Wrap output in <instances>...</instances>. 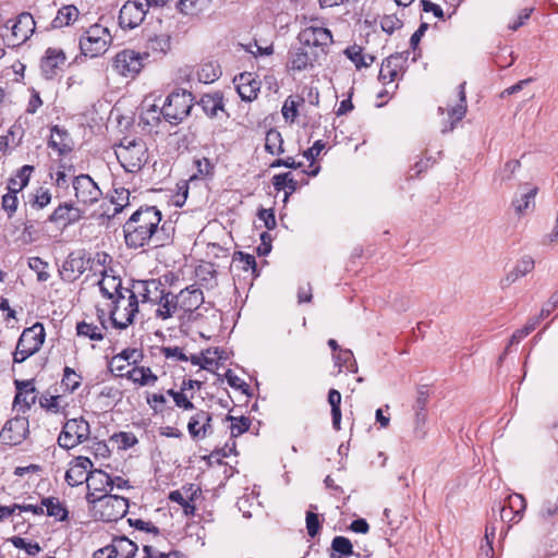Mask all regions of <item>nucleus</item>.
<instances>
[{
  "mask_svg": "<svg viewBox=\"0 0 558 558\" xmlns=\"http://www.w3.org/2000/svg\"><path fill=\"white\" fill-rule=\"evenodd\" d=\"M16 395L13 405L19 411L26 412L36 401L35 387L29 380H15Z\"/></svg>",
  "mask_w": 558,
  "mask_h": 558,
  "instance_id": "20",
  "label": "nucleus"
},
{
  "mask_svg": "<svg viewBox=\"0 0 558 558\" xmlns=\"http://www.w3.org/2000/svg\"><path fill=\"white\" fill-rule=\"evenodd\" d=\"M109 317L114 328L125 329L135 322L140 304L131 290L122 292L108 303Z\"/></svg>",
  "mask_w": 558,
  "mask_h": 558,
  "instance_id": "2",
  "label": "nucleus"
},
{
  "mask_svg": "<svg viewBox=\"0 0 558 558\" xmlns=\"http://www.w3.org/2000/svg\"><path fill=\"white\" fill-rule=\"evenodd\" d=\"M299 40L306 47L324 48L332 43V35L328 28L308 26L299 34Z\"/></svg>",
  "mask_w": 558,
  "mask_h": 558,
  "instance_id": "18",
  "label": "nucleus"
},
{
  "mask_svg": "<svg viewBox=\"0 0 558 558\" xmlns=\"http://www.w3.org/2000/svg\"><path fill=\"white\" fill-rule=\"evenodd\" d=\"M90 435L89 423L83 417L68 420L59 434L58 445L66 450L85 442Z\"/></svg>",
  "mask_w": 558,
  "mask_h": 558,
  "instance_id": "8",
  "label": "nucleus"
},
{
  "mask_svg": "<svg viewBox=\"0 0 558 558\" xmlns=\"http://www.w3.org/2000/svg\"><path fill=\"white\" fill-rule=\"evenodd\" d=\"M86 500L92 504L96 514L105 522H114L128 513L129 499L118 495L105 494L95 496L87 493Z\"/></svg>",
  "mask_w": 558,
  "mask_h": 558,
  "instance_id": "3",
  "label": "nucleus"
},
{
  "mask_svg": "<svg viewBox=\"0 0 558 558\" xmlns=\"http://www.w3.org/2000/svg\"><path fill=\"white\" fill-rule=\"evenodd\" d=\"M112 68L121 76L134 77L143 68V57L140 52L124 49L114 56Z\"/></svg>",
  "mask_w": 558,
  "mask_h": 558,
  "instance_id": "10",
  "label": "nucleus"
},
{
  "mask_svg": "<svg viewBox=\"0 0 558 558\" xmlns=\"http://www.w3.org/2000/svg\"><path fill=\"white\" fill-rule=\"evenodd\" d=\"M86 270V263L81 254L71 253L62 265L61 274L68 280H74Z\"/></svg>",
  "mask_w": 558,
  "mask_h": 558,
  "instance_id": "30",
  "label": "nucleus"
},
{
  "mask_svg": "<svg viewBox=\"0 0 558 558\" xmlns=\"http://www.w3.org/2000/svg\"><path fill=\"white\" fill-rule=\"evenodd\" d=\"M130 290L135 294L136 301L156 304L158 300H162L165 284L158 279L135 280Z\"/></svg>",
  "mask_w": 558,
  "mask_h": 558,
  "instance_id": "11",
  "label": "nucleus"
},
{
  "mask_svg": "<svg viewBox=\"0 0 558 558\" xmlns=\"http://www.w3.org/2000/svg\"><path fill=\"white\" fill-rule=\"evenodd\" d=\"M353 554V546L349 538L336 536L331 542L330 558H347Z\"/></svg>",
  "mask_w": 558,
  "mask_h": 558,
  "instance_id": "40",
  "label": "nucleus"
},
{
  "mask_svg": "<svg viewBox=\"0 0 558 558\" xmlns=\"http://www.w3.org/2000/svg\"><path fill=\"white\" fill-rule=\"evenodd\" d=\"M98 286L102 296L109 301L130 289L122 286L120 277L110 274L107 269L101 271V279L99 280Z\"/></svg>",
  "mask_w": 558,
  "mask_h": 558,
  "instance_id": "22",
  "label": "nucleus"
},
{
  "mask_svg": "<svg viewBox=\"0 0 558 558\" xmlns=\"http://www.w3.org/2000/svg\"><path fill=\"white\" fill-rule=\"evenodd\" d=\"M112 41L109 29L102 25H92L80 39V49L86 57L96 58L105 53Z\"/></svg>",
  "mask_w": 558,
  "mask_h": 558,
  "instance_id": "6",
  "label": "nucleus"
},
{
  "mask_svg": "<svg viewBox=\"0 0 558 558\" xmlns=\"http://www.w3.org/2000/svg\"><path fill=\"white\" fill-rule=\"evenodd\" d=\"M178 307H180L181 316L191 314L196 311L204 303V294L199 288L194 284L186 287L177 294Z\"/></svg>",
  "mask_w": 558,
  "mask_h": 558,
  "instance_id": "17",
  "label": "nucleus"
},
{
  "mask_svg": "<svg viewBox=\"0 0 558 558\" xmlns=\"http://www.w3.org/2000/svg\"><path fill=\"white\" fill-rule=\"evenodd\" d=\"M11 543L15 548L24 549L29 556H36L41 550L38 543L27 542L19 536L12 537Z\"/></svg>",
  "mask_w": 558,
  "mask_h": 558,
  "instance_id": "56",
  "label": "nucleus"
},
{
  "mask_svg": "<svg viewBox=\"0 0 558 558\" xmlns=\"http://www.w3.org/2000/svg\"><path fill=\"white\" fill-rule=\"evenodd\" d=\"M82 383V376L78 375L74 369L71 367H65L63 371V377L61 380V387L64 392L72 393L74 392Z\"/></svg>",
  "mask_w": 558,
  "mask_h": 558,
  "instance_id": "45",
  "label": "nucleus"
},
{
  "mask_svg": "<svg viewBox=\"0 0 558 558\" xmlns=\"http://www.w3.org/2000/svg\"><path fill=\"white\" fill-rule=\"evenodd\" d=\"M112 439H114L116 442L119 445V448L122 449L131 448L137 442L136 437L132 433L125 432L114 434Z\"/></svg>",
  "mask_w": 558,
  "mask_h": 558,
  "instance_id": "59",
  "label": "nucleus"
},
{
  "mask_svg": "<svg viewBox=\"0 0 558 558\" xmlns=\"http://www.w3.org/2000/svg\"><path fill=\"white\" fill-rule=\"evenodd\" d=\"M219 68L213 65L211 63L204 64L197 75L201 82L206 84L215 82L220 76Z\"/></svg>",
  "mask_w": 558,
  "mask_h": 558,
  "instance_id": "54",
  "label": "nucleus"
},
{
  "mask_svg": "<svg viewBox=\"0 0 558 558\" xmlns=\"http://www.w3.org/2000/svg\"><path fill=\"white\" fill-rule=\"evenodd\" d=\"M328 403L331 407L332 426L336 430L341 428V393L336 389H330L328 392Z\"/></svg>",
  "mask_w": 558,
  "mask_h": 558,
  "instance_id": "42",
  "label": "nucleus"
},
{
  "mask_svg": "<svg viewBox=\"0 0 558 558\" xmlns=\"http://www.w3.org/2000/svg\"><path fill=\"white\" fill-rule=\"evenodd\" d=\"M73 187L77 202L84 205L97 203L102 195L97 183L88 174L77 175L73 181Z\"/></svg>",
  "mask_w": 558,
  "mask_h": 558,
  "instance_id": "12",
  "label": "nucleus"
},
{
  "mask_svg": "<svg viewBox=\"0 0 558 558\" xmlns=\"http://www.w3.org/2000/svg\"><path fill=\"white\" fill-rule=\"evenodd\" d=\"M336 364L341 368L345 367L348 371L355 373L357 372V365L353 357V353L350 350H339V353L335 355Z\"/></svg>",
  "mask_w": 558,
  "mask_h": 558,
  "instance_id": "49",
  "label": "nucleus"
},
{
  "mask_svg": "<svg viewBox=\"0 0 558 558\" xmlns=\"http://www.w3.org/2000/svg\"><path fill=\"white\" fill-rule=\"evenodd\" d=\"M66 57L60 48H48L40 61L41 74L47 80L56 77L62 72Z\"/></svg>",
  "mask_w": 558,
  "mask_h": 558,
  "instance_id": "14",
  "label": "nucleus"
},
{
  "mask_svg": "<svg viewBox=\"0 0 558 558\" xmlns=\"http://www.w3.org/2000/svg\"><path fill=\"white\" fill-rule=\"evenodd\" d=\"M198 105L210 118L217 117L219 111H223L222 97L219 94L204 95Z\"/></svg>",
  "mask_w": 558,
  "mask_h": 558,
  "instance_id": "38",
  "label": "nucleus"
},
{
  "mask_svg": "<svg viewBox=\"0 0 558 558\" xmlns=\"http://www.w3.org/2000/svg\"><path fill=\"white\" fill-rule=\"evenodd\" d=\"M150 7L149 0H128L121 8L119 24L124 29L140 26Z\"/></svg>",
  "mask_w": 558,
  "mask_h": 558,
  "instance_id": "9",
  "label": "nucleus"
},
{
  "mask_svg": "<svg viewBox=\"0 0 558 558\" xmlns=\"http://www.w3.org/2000/svg\"><path fill=\"white\" fill-rule=\"evenodd\" d=\"M193 107V95L185 89H175L167 96L160 113L167 122L178 125L191 114Z\"/></svg>",
  "mask_w": 558,
  "mask_h": 558,
  "instance_id": "5",
  "label": "nucleus"
},
{
  "mask_svg": "<svg viewBox=\"0 0 558 558\" xmlns=\"http://www.w3.org/2000/svg\"><path fill=\"white\" fill-rule=\"evenodd\" d=\"M174 404L183 410H193L194 404L183 390H178V395L173 396Z\"/></svg>",
  "mask_w": 558,
  "mask_h": 558,
  "instance_id": "63",
  "label": "nucleus"
},
{
  "mask_svg": "<svg viewBox=\"0 0 558 558\" xmlns=\"http://www.w3.org/2000/svg\"><path fill=\"white\" fill-rule=\"evenodd\" d=\"M45 328L40 323L25 328L13 353V362L23 363L26 359L37 353L45 341Z\"/></svg>",
  "mask_w": 558,
  "mask_h": 558,
  "instance_id": "7",
  "label": "nucleus"
},
{
  "mask_svg": "<svg viewBox=\"0 0 558 558\" xmlns=\"http://www.w3.org/2000/svg\"><path fill=\"white\" fill-rule=\"evenodd\" d=\"M520 166L521 165L519 160H509L499 171L498 177L502 182L509 181L513 178L514 173L519 170Z\"/></svg>",
  "mask_w": 558,
  "mask_h": 558,
  "instance_id": "57",
  "label": "nucleus"
},
{
  "mask_svg": "<svg viewBox=\"0 0 558 558\" xmlns=\"http://www.w3.org/2000/svg\"><path fill=\"white\" fill-rule=\"evenodd\" d=\"M465 82L461 83L458 87V102L454 106H451L448 109V116L451 119V122L448 126L442 129V132L452 131L456 126V123L461 121L466 113V96H465Z\"/></svg>",
  "mask_w": 558,
  "mask_h": 558,
  "instance_id": "28",
  "label": "nucleus"
},
{
  "mask_svg": "<svg viewBox=\"0 0 558 558\" xmlns=\"http://www.w3.org/2000/svg\"><path fill=\"white\" fill-rule=\"evenodd\" d=\"M265 150L270 155L279 156L284 153L283 138L279 131L270 129L265 136Z\"/></svg>",
  "mask_w": 558,
  "mask_h": 558,
  "instance_id": "39",
  "label": "nucleus"
},
{
  "mask_svg": "<svg viewBox=\"0 0 558 558\" xmlns=\"http://www.w3.org/2000/svg\"><path fill=\"white\" fill-rule=\"evenodd\" d=\"M142 357V353L137 349H124L121 353L114 355L112 357L111 364L120 363V362H126L130 364H135L140 361Z\"/></svg>",
  "mask_w": 558,
  "mask_h": 558,
  "instance_id": "53",
  "label": "nucleus"
},
{
  "mask_svg": "<svg viewBox=\"0 0 558 558\" xmlns=\"http://www.w3.org/2000/svg\"><path fill=\"white\" fill-rule=\"evenodd\" d=\"M61 402V396H44L40 398L39 401L40 405L44 409L52 413H60L65 409L66 404H62Z\"/></svg>",
  "mask_w": 558,
  "mask_h": 558,
  "instance_id": "52",
  "label": "nucleus"
},
{
  "mask_svg": "<svg viewBox=\"0 0 558 558\" xmlns=\"http://www.w3.org/2000/svg\"><path fill=\"white\" fill-rule=\"evenodd\" d=\"M105 327H98L93 324L81 322L76 326V332L78 336L87 337L90 340L99 341L104 339L102 329Z\"/></svg>",
  "mask_w": 558,
  "mask_h": 558,
  "instance_id": "46",
  "label": "nucleus"
},
{
  "mask_svg": "<svg viewBox=\"0 0 558 558\" xmlns=\"http://www.w3.org/2000/svg\"><path fill=\"white\" fill-rule=\"evenodd\" d=\"M344 54L351 60L356 69L368 68L375 61V57L365 53L364 49L359 45H352L344 50Z\"/></svg>",
  "mask_w": 558,
  "mask_h": 558,
  "instance_id": "33",
  "label": "nucleus"
},
{
  "mask_svg": "<svg viewBox=\"0 0 558 558\" xmlns=\"http://www.w3.org/2000/svg\"><path fill=\"white\" fill-rule=\"evenodd\" d=\"M51 202V194L48 189L39 187L36 190L34 195L33 206L41 209L45 208Z\"/></svg>",
  "mask_w": 558,
  "mask_h": 558,
  "instance_id": "60",
  "label": "nucleus"
},
{
  "mask_svg": "<svg viewBox=\"0 0 558 558\" xmlns=\"http://www.w3.org/2000/svg\"><path fill=\"white\" fill-rule=\"evenodd\" d=\"M45 513L53 517L58 521H64L68 518V510L63 504L56 497H48L43 499Z\"/></svg>",
  "mask_w": 558,
  "mask_h": 558,
  "instance_id": "37",
  "label": "nucleus"
},
{
  "mask_svg": "<svg viewBox=\"0 0 558 558\" xmlns=\"http://www.w3.org/2000/svg\"><path fill=\"white\" fill-rule=\"evenodd\" d=\"M36 23L28 12L21 13L11 26V41L13 46L25 43L34 33Z\"/></svg>",
  "mask_w": 558,
  "mask_h": 558,
  "instance_id": "15",
  "label": "nucleus"
},
{
  "mask_svg": "<svg viewBox=\"0 0 558 558\" xmlns=\"http://www.w3.org/2000/svg\"><path fill=\"white\" fill-rule=\"evenodd\" d=\"M226 420L231 422L230 433H231L232 437H238V436L242 435L251 426L250 418H247L245 416L235 417L232 415H227Z\"/></svg>",
  "mask_w": 558,
  "mask_h": 558,
  "instance_id": "48",
  "label": "nucleus"
},
{
  "mask_svg": "<svg viewBox=\"0 0 558 558\" xmlns=\"http://www.w3.org/2000/svg\"><path fill=\"white\" fill-rule=\"evenodd\" d=\"M137 545L125 536L116 537L111 544L98 549V557L108 554L109 558H134Z\"/></svg>",
  "mask_w": 558,
  "mask_h": 558,
  "instance_id": "16",
  "label": "nucleus"
},
{
  "mask_svg": "<svg viewBox=\"0 0 558 558\" xmlns=\"http://www.w3.org/2000/svg\"><path fill=\"white\" fill-rule=\"evenodd\" d=\"M130 524L140 531H146V532L153 533L155 535L159 534V529L157 526H155L151 522L136 519V520H130Z\"/></svg>",
  "mask_w": 558,
  "mask_h": 558,
  "instance_id": "64",
  "label": "nucleus"
},
{
  "mask_svg": "<svg viewBox=\"0 0 558 558\" xmlns=\"http://www.w3.org/2000/svg\"><path fill=\"white\" fill-rule=\"evenodd\" d=\"M161 352L167 360L189 361V356L179 347H163Z\"/></svg>",
  "mask_w": 558,
  "mask_h": 558,
  "instance_id": "61",
  "label": "nucleus"
},
{
  "mask_svg": "<svg viewBox=\"0 0 558 558\" xmlns=\"http://www.w3.org/2000/svg\"><path fill=\"white\" fill-rule=\"evenodd\" d=\"M320 529V522L318 515L313 511L306 512V530L311 537H315Z\"/></svg>",
  "mask_w": 558,
  "mask_h": 558,
  "instance_id": "62",
  "label": "nucleus"
},
{
  "mask_svg": "<svg viewBox=\"0 0 558 558\" xmlns=\"http://www.w3.org/2000/svg\"><path fill=\"white\" fill-rule=\"evenodd\" d=\"M506 501L508 502L509 508L512 509L513 513H515L518 517V520H521L526 508V501L524 497L520 494H513L508 496Z\"/></svg>",
  "mask_w": 558,
  "mask_h": 558,
  "instance_id": "55",
  "label": "nucleus"
},
{
  "mask_svg": "<svg viewBox=\"0 0 558 558\" xmlns=\"http://www.w3.org/2000/svg\"><path fill=\"white\" fill-rule=\"evenodd\" d=\"M28 266L36 272L38 281L44 282L49 279L50 275L47 271L48 263L44 262L40 257H31L28 259Z\"/></svg>",
  "mask_w": 558,
  "mask_h": 558,
  "instance_id": "50",
  "label": "nucleus"
},
{
  "mask_svg": "<svg viewBox=\"0 0 558 558\" xmlns=\"http://www.w3.org/2000/svg\"><path fill=\"white\" fill-rule=\"evenodd\" d=\"M126 377L140 386H154L158 379L149 367H133L128 371Z\"/></svg>",
  "mask_w": 558,
  "mask_h": 558,
  "instance_id": "34",
  "label": "nucleus"
},
{
  "mask_svg": "<svg viewBox=\"0 0 558 558\" xmlns=\"http://www.w3.org/2000/svg\"><path fill=\"white\" fill-rule=\"evenodd\" d=\"M114 153L122 168L131 173L140 171L148 159L147 147L143 140L124 138Z\"/></svg>",
  "mask_w": 558,
  "mask_h": 558,
  "instance_id": "4",
  "label": "nucleus"
},
{
  "mask_svg": "<svg viewBox=\"0 0 558 558\" xmlns=\"http://www.w3.org/2000/svg\"><path fill=\"white\" fill-rule=\"evenodd\" d=\"M19 205V198L16 194L7 193L2 196V209L8 214L9 217H12Z\"/></svg>",
  "mask_w": 558,
  "mask_h": 558,
  "instance_id": "58",
  "label": "nucleus"
},
{
  "mask_svg": "<svg viewBox=\"0 0 558 558\" xmlns=\"http://www.w3.org/2000/svg\"><path fill=\"white\" fill-rule=\"evenodd\" d=\"M534 269V259L531 256H523L518 260L514 268L506 276V284H511L524 277Z\"/></svg>",
  "mask_w": 558,
  "mask_h": 558,
  "instance_id": "35",
  "label": "nucleus"
},
{
  "mask_svg": "<svg viewBox=\"0 0 558 558\" xmlns=\"http://www.w3.org/2000/svg\"><path fill=\"white\" fill-rule=\"evenodd\" d=\"M28 434V420L24 416H16L9 420L1 433L0 438L3 444L15 446L21 444Z\"/></svg>",
  "mask_w": 558,
  "mask_h": 558,
  "instance_id": "13",
  "label": "nucleus"
},
{
  "mask_svg": "<svg viewBox=\"0 0 558 558\" xmlns=\"http://www.w3.org/2000/svg\"><path fill=\"white\" fill-rule=\"evenodd\" d=\"M92 466L93 462L87 457H76L65 473L66 483L74 487L87 482Z\"/></svg>",
  "mask_w": 558,
  "mask_h": 558,
  "instance_id": "19",
  "label": "nucleus"
},
{
  "mask_svg": "<svg viewBox=\"0 0 558 558\" xmlns=\"http://www.w3.org/2000/svg\"><path fill=\"white\" fill-rule=\"evenodd\" d=\"M87 488L88 493H102L108 494L109 485L111 483V477L108 473L101 471V470H93L88 474L87 480Z\"/></svg>",
  "mask_w": 558,
  "mask_h": 558,
  "instance_id": "31",
  "label": "nucleus"
},
{
  "mask_svg": "<svg viewBox=\"0 0 558 558\" xmlns=\"http://www.w3.org/2000/svg\"><path fill=\"white\" fill-rule=\"evenodd\" d=\"M211 414L207 411L199 410L191 418L187 429L193 438H205L211 433Z\"/></svg>",
  "mask_w": 558,
  "mask_h": 558,
  "instance_id": "24",
  "label": "nucleus"
},
{
  "mask_svg": "<svg viewBox=\"0 0 558 558\" xmlns=\"http://www.w3.org/2000/svg\"><path fill=\"white\" fill-rule=\"evenodd\" d=\"M236 90L245 101L254 100L260 89V82L256 80L255 75L250 72L241 73L236 78Z\"/></svg>",
  "mask_w": 558,
  "mask_h": 558,
  "instance_id": "21",
  "label": "nucleus"
},
{
  "mask_svg": "<svg viewBox=\"0 0 558 558\" xmlns=\"http://www.w3.org/2000/svg\"><path fill=\"white\" fill-rule=\"evenodd\" d=\"M210 0H179L177 9L185 15H195L209 5Z\"/></svg>",
  "mask_w": 558,
  "mask_h": 558,
  "instance_id": "43",
  "label": "nucleus"
},
{
  "mask_svg": "<svg viewBox=\"0 0 558 558\" xmlns=\"http://www.w3.org/2000/svg\"><path fill=\"white\" fill-rule=\"evenodd\" d=\"M161 213L154 206L140 208L123 226L125 243L131 248H138L149 244L161 245L158 241V227Z\"/></svg>",
  "mask_w": 558,
  "mask_h": 558,
  "instance_id": "1",
  "label": "nucleus"
},
{
  "mask_svg": "<svg viewBox=\"0 0 558 558\" xmlns=\"http://www.w3.org/2000/svg\"><path fill=\"white\" fill-rule=\"evenodd\" d=\"M289 63L292 70L302 71L311 64V57L304 49L299 48L291 53Z\"/></svg>",
  "mask_w": 558,
  "mask_h": 558,
  "instance_id": "47",
  "label": "nucleus"
},
{
  "mask_svg": "<svg viewBox=\"0 0 558 558\" xmlns=\"http://www.w3.org/2000/svg\"><path fill=\"white\" fill-rule=\"evenodd\" d=\"M78 15L80 12L75 5H63L58 10L52 26L56 28L69 26L77 20Z\"/></svg>",
  "mask_w": 558,
  "mask_h": 558,
  "instance_id": "36",
  "label": "nucleus"
},
{
  "mask_svg": "<svg viewBox=\"0 0 558 558\" xmlns=\"http://www.w3.org/2000/svg\"><path fill=\"white\" fill-rule=\"evenodd\" d=\"M521 194L517 195L512 199V206L517 214L524 215L525 213L534 209L535 197L537 195L538 189L536 186L524 184L521 186Z\"/></svg>",
  "mask_w": 558,
  "mask_h": 558,
  "instance_id": "27",
  "label": "nucleus"
},
{
  "mask_svg": "<svg viewBox=\"0 0 558 558\" xmlns=\"http://www.w3.org/2000/svg\"><path fill=\"white\" fill-rule=\"evenodd\" d=\"M272 185L276 191L286 190V198L298 187V182L290 172L280 173L272 177Z\"/></svg>",
  "mask_w": 558,
  "mask_h": 558,
  "instance_id": "41",
  "label": "nucleus"
},
{
  "mask_svg": "<svg viewBox=\"0 0 558 558\" xmlns=\"http://www.w3.org/2000/svg\"><path fill=\"white\" fill-rule=\"evenodd\" d=\"M83 217L80 208L70 203L60 204L49 216V221L53 223H63L64 226L75 223Z\"/></svg>",
  "mask_w": 558,
  "mask_h": 558,
  "instance_id": "25",
  "label": "nucleus"
},
{
  "mask_svg": "<svg viewBox=\"0 0 558 558\" xmlns=\"http://www.w3.org/2000/svg\"><path fill=\"white\" fill-rule=\"evenodd\" d=\"M49 146L58 151L59 155H65L73 149V140L69 132L60 128L59 125H54L51 128L50 137H49Z\"/></svg>",
  "mask_w": 558,
  "mask_h": 558,
  "instance_id": "26",
  "label": "nucleus"
},
{
  "mask_svg": "<svg viewBox=\"0 0 558 558\" xmlns=\"http://www.w3.org/2000/svg\"><path fill=\"white\" fill-rule=\"evenodd\" d=\"M198 489L194 488L193 485L183 486L181 489L173 490L169 494V499L173 502L179 504L185 515H193L195 512V506L193 504L195 497L198 494Z\"/></svg>",
  "mask_w": 558,
  "mask_h": 558,
  "instance_id": "23",
  "label": "nucleus"
},
{
  "mask_svg": "<svg viewBox=\"0 0 558 558\" xmlns=\"http://www.w3.org/2000/svg\"><path fill=\"white\" fill-rule=\"evenodd\" d=\"M300 96H289L282 106L281 112L286 121L294 122L299 116V106L303 104Z\"/></svg>",
  "mask_w": 558,
  "mask_h": 558,
  "instance_id": "44",
  "label": "nucleus"
},
{
  "mask_svg": "<svg viewBox=\"0 0 558 558\" xmlns=\"http://www.w3.org/2000/svg\"><path fill=\"white\" fill-rule=\"evenodd\" d=\"M111 202L114 205L113 215L121 213L129 205L130 191L124 187L116 189Z\"/></svg>",
  "mask_w": 558,
  "mask_h": 558,
  "instance_id": "51",
  "label": "nucleus"
},
{
  "mask_svg": "<svg viewBox=\"0 0 558 558\" xmlns=\"http://www.w3.org/2000/svg\"><path fill=\"white\" fill-rule=\"evenodd\" d=\"M177 294L163 292L162 300H158L156 302V304H158V308L156 310V317L166 320L173 317L174 315L181 316L180 307H178L179 302H177Z\"/></svg>",
  "mask_w": 558,
  "mask_h": 558,
  "instance_id": "29",
  "label": "nucleus"
},
{
  "mask_svg": "<svg viewBox=\"0 0 558 558\" xmlns=\"http://www.w3.org/2000/svg\"><path fill=\"white\" fill-rule=\"evenodd\" d=\"M401 59V56L392 54L381 63L379 71V80L384 84L392 83L398 77L402 66Z\"/></svg>",
  "mask_w": 558,
  "mask_h": 558,
  "instance_id": "32",
  "label": "nucleus"
}]
</instances>
